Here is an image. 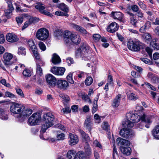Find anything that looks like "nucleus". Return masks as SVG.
Here are the masks:
<instances>
[{"mask_svg":"<svg viewBox=\"0 0 159 159\" xmlns=\"http://www.w3.org/2000/svg\"><path fill=\"white\" fill-rule=\"evenodd\" d=\"M123 128L120 130V134L122 137L126 138L128 136L127 134L128 132V129H126V128Z\"/></svg>","mask_w":159,"mask_h":159,"instance_id":"31","label":"nucleus"},{"mask_svg":"<svg viewBox=\"0 0 159 159\" xmlns=\"http://www.w3.org/2000/svg\"><path fill=\"white\" fill-rule=\"evenodd\" d=\"M127 134L128 136L126 138L129 139L134 136L135 133L132 129H128V132Z\"/></svg>","mask_w":159,"mask_h":159,"instance_id":"38","label":"nucleus"},{"mask_svg":"<svg viewBox=\"0 0 159 159\" xmlns=\"http://www.w3.org/2000/svg\"><path fill=\"white\" fill-rule=\"evenodd\" d=\"M3 62L7 66H9L14 62L13 55L10 53L5 52L3 55Z\"/></svg>","mask_w":159,"mask_h":159,"instance_id":"7","label":"nucleus"},{"mask_svg":"<svg viewBox=\"0 0 159 159\" xmlns=\"http://www.w3.org/2000/svg\"><path fill=\"white\" fill-rule=\"evenodd\" d=\"M118 24L115 22L111 23L107 28L108 31L111 33H114L119 28Z\"/></svg>","mask_w":159,"mask_h":159,"instance_id":"18","label":"nucleus"},{"mask_svg":"<svg viewBox=\"0 0 159 159\" xmlns=\"http://www.w3.org/2000/svg\"><path fill=\"white\" fill-rule=\"evenodd\" d=\"M112 77L110 73H109L108 76L107 78V83L110 84H113Z\"/></svg>","mask_w":159,"mask_h":159,"instance_id":"57","label":"nucleus"},{"mask_svg":"<svg viewBox=\"0 0 159 159\" xmlns=\"http://www.w3.org/2000/svg\"><path fill=\"white\" fill-rule=\"evenodd\" d=\"M6 39L8 42L11 43L16 42L19 40V38L16 35L11 33H8L7 34Z\"/></svg>","mask_w":159,"mask_h":159,"instance_id":"13","label":"nucleus"},{"mask_svg":"<svg viewBox=\"0 0 159 159\" xmlns=\"http://www.w3.org/2000/svg\"><path fill=\"white\" fill-rule=\"evenodd\" d=\"M76 74L78 77L79 78H84L85 73L84 72L82 71H77L76 72Z\"/></svg>","mask_w":159,"mask_h":159,"instance_id":"43","label":"nucleus"},{"mask_svg":"<svg viewBox=\"0 0 159 159\" xmlns=\"http://www.w3.org/2000/svg\"><path fill=\"white\" fill-rule=\"evenodd\" d=\"M16 20L18 24H21L23 21V18L21 17H17Z\"/></svg>","mask_w":159,"mask_h":159,"instance_id":"64","label":"nucleus"},{"mask_svg":"<svg viewBox=\"0 0 159 159\" xmlns=\"http://www.w3.org/2000/svg\"><path fill=\"white\" fill-rule=\"evenodd\" d=\"M72 33L70 31H66L64 34V39L65 41L68 43L70 42V40L72 36Z\"/></svg>","mask_w":159,"mask_h":159,"instance_id":"21","label":"nucleus"},{"mask_svg":"<svg viewBox=\"0 0 159 159\" xmlns=\"http://www.w3.org/2000/svg\"><path fill=\"white\" fill-rule=\"evenodd\" d=\"M58 7L60 9L66 12H67L68 9L67 6L63 3H62L58 6Z\"/></svg>","mask_w":159,"mask_h":159,"instance_id":"30","label":"nucleus"},{"mask_svg":"<svg viewBox=\"0 0 159 159\" xmlns=\"http://www.w3.org/2000/svg\"><path fill=\"white\" fill-rule=\"evenodd\" d=\"M80 133L82 135L83 140H84L85 142L89 141V137L83 131H80Z\"/></svg>","mask_w":159,"mask_h":159,"instance_id":"33","label":"nucleus"},{"mask_svg":"<svg viewBox=\"0 0 159 159\" xmlns=\"http://www.w3.org/2000/svg\"><path fill=\"white\" fill-rule=\"evenodd\" d=\"M36 36L39 40L44 41L48 38L49 32L48 30L45 28H41L37 31Z\"/></svg>","mask_w":159,"mask_h":159,"instance_id":"4","label":"nucleus"},{"mask_svg":"<svg viewBox=\"0 0 159 159\" xmlns=\"http://www.w3.org/2000/svg\"><path fill=\"white\" fill-rule=\"evenodd\" d=\"M69 135L70 140L69 143V144L70 145H74L76 144L79 141L77 136L72 134H70Z\"/></svg>","mask_w":159,"mask_h":159,"instance_id":"16","label":"nucleus"},{"mask_svg":"<svg viewBox=\"0 0 159 159\" xmlns=\"http://www.w3.org/2000/svg\"><path fill=\"white\" fill-rule=\"evenodd\" d=\"M67 81L70 84H73L74 81L72 78V74L71 73H69L66 77Z\"/></svg>","mask_w":159,"mask_h":159,"instance_id":"39","label":"nucleus"},{"mask_svg":"<svg viewBox=\"0 0 159 159\" xmlns=\"http://www.w3.org/2000/svg\"><path fill=\"white\" fill-rule=\"evenodd\" d=\"M128 97L129 99L131 100H136L137 98L135 95L133 93L129 94Z\"/></svg>","mask_w":159,"mask_h":159,"instance_id":"51","label":"nucleus"},{"mask_svg":"<svg viewBox=\"0 0 159 159\" xmlns=\"http://www.w3.org/2000/svg\"><path fill=\"white\" fill-rule=\"evenodd\" d=\"M144 84L146 85L148 88L152 90L155 91H157V89L153 86L151 85L150 83L147 82H145Z\"/></svg>","mask_w":159,"mask_h":159,"instance_id":"45","label":"nucleus"},{"mask_svg":"<svg viewBox=\"0 0 159 159\" xmlns=\"http://www.w3.org/2000/svg\"><path fill=\"white\" fill-rule=\"evenodd\" d=\"M70 111V109L69 107H66L63 108L61 110V112L64 113H68Z\"/></svg>","mask_w":159,"mask_h":159,"instance_id":"62","label":"nucleus"},{"mask_svg":"<svg viewBox=\"0 0 159 159\" xmlns=\"http://www.w3.org/2000/svg\"><path fill=\"white\" fill-rule=\"evenodd\" d=\"M79 96H81L82 98L85 101H87L90 103H91L90 99L89 98V97L86 93H82L79 95Z\"/></svg>","mask_w":159,"mask_h":159,"instance_id":"34","label":"nucleus"},{"mask_svg":"<svg viewBox=\"0 0 159 159\" xmlns=\"http://www.w3.org/2000/svg\"><path fill=\"white\" fill-rule=\"evenodd\" d=\"M7 3L8 5V9L11 10H13L14 8L13 6L11 0H7Z\"/></svg>","mask_w":159,"mask_h":159,"instance_id":"54","label":"nucleus"},{"mask_svg":"<svg viewBox=\"0 0 159 159\" xmlns=\"http://www.w3.org/2000/svg\"><path fill=\"white\" fill-rule=\"evenodd\" d=\"M0 83L4 86L9 87L10 86V85L9 83H6V80L5 79H2L0 81Z\"/></svg>","mask_w":159,"mask_h":159,"instance_id":"60","label":"nucleus"},{"mask_svg":"<svg viewBox=\"0 0 159 159\" xmlns=\"http://www.w3.org/2000/svg\"><path fill=\"white\" fill-rule=\"evenodd\" d=\"M79 48L83 55L87 54L89 52V46L85 44H83Z\"/></svg>","mask_w":159,"mask_h":159,"instance_id":"25","label":"nucleus"},{"mask_svg":"<svg viewBox=\"0 0 159 159\" xmlns=\"http://www.w3.org/2000/svg\"><path fill=\"white\" fill-rule=\"evenodd\" d=\"M31 51L33 52L34 57L36 59V60H38L40 59L39 55L37 52V48L34 49H33L31 50Z\"/></svg>","mask_w":159,"mask_h":159,"instance_id":"37","label":"nucleus"},{"mask_svg":"<svg viewBox=\"0 0 159 159\" xmlns=\"http://www.w3.org/2000/svg\"><path fill=\"white\" fill-rule=\"evenodd\" d=\"M142 38L145 42L148 43L150 42L152 40L151 36L149 33H146L143 34Z\"/></svg>","mask_w":159,"mask_h":159,"instance_id":"29","label":"nucleus"},{"mask_svg":"<svg viewBox=\"0 0 159 159\" xmlns=\"http://www.w3.org/2000/svg\"><path fill=\"white\" fill-rule=\"evenodd\" d=\"M36 62L37 66H38L41 67V66H44L45 64L44 62L42 61L41 59L38 60H36Z\"/></svg>","mask_w":159,"mask_h":159,"instance_id":"50","label":"nucleus"},{"mask_svg":"<svg viewBox=\"0 0 159 159\" xmlns=\"http://www.w3.org/2000/svg\"><path fill=\"white\" fill-rule=\"evenodd\" d=\"M153 137L156 139H159V125L155 126L152 131Z\"/></svg>","mask_w":159,"mask_h":159,"instance_id":"24","label":"nucleus"},{"mask_svg":"<svg viewBox=\"0 0 159 159\" xmlns=\"http://www.w3.org/2000/svg\"><path fill=\"white\" fill-rule=\"evenodd\" d=\"M32 113V111L30 109H28L23 110L21 111L20 114V117L19 120L22 121L24 120L28 116H30Z\"/></svg>","mask_w":159,"mask_h":159,"instance_id":"11","label":"nucleus"},{"mask_svg":"<svg viewBox=\"0 0 159 159\" xmlns=\"http://www.w3.org/2000/svg\"><path fill=\"white\" fill-rule=\"evenodd\" d=\"M121 98V94H119L116 96L113 101L112 105L113 107H116L119 106Z\"/></svg>","mask_w":159,"mask_h":159,"instance_id":"22","label":"nucleus"},{"mask_svg":"<svg viewBox=\"0 0 159 159\" xmlns=\"http://www.w3.org/2000/svg\"><path fill=\"white\" fill-rule=\"evenodd\" d=\"M65 68L54 66L51 69V72L53 74L57 75H62L65 72Z\"/></svg>","mask_w":159,"mask_h":159,"instance_id":"10","label":"nucleus"},{"mask_svg":"<svg viewBox=\"0 0 159 159\" xmlns=\"http://www.w3.org/2000/svg\"><path fill=\"white\" fill-rule=\"evenodd\" d=\"M23 74L25 77H30L31 75V72L29 69H25L23 71Z\"/></svg>","mask_w":159,"mask_h":159,"instance_id":"40","label":"nucleus"},{"mask_svg":"<svg viewBox=\"0 0 159 159\" xmlns=\"http://www.w3.org/2000/svg\"><path fill=\"white\" fill-rule=\"evenodd\" d=\"M56 83L58 87L60 89H66L69 86V84L65 80H58Z\"/></svg>","mask_w":159,"mask_h":159,"instance_id":"15","label":"nucleus"},{"mask_svg":"<svg viewBox=\"0 0 159 159\" xmlns=\"http://www.w3.org/2000/svg\"><path fill=\"white\" fill-rule=\"evenodd\" d=\"M131 8L133 11L137 12L139 11V8L137 5H132L131 7Z\"/></svg>","mask_w":159,"mask_h":159,"instance_id":"59","label":"nucleus"},{"mask_svg":"<svg viewBox=\"0 0 159 159\" xmlns=\"http://www.w3.org/2000/svg\"><path fill=\"white\" fill-rule=\"evenodd\" d=\"M151 45L153 47L154 50H159V41L156 39H153L150 43Z\"/></svg>","mask_w":159,"mask_h":159,"instance_id":"28","label":"nucleus"},{"mask_svg":"<svg viewBox=\"0 0 159 159\" xmlns=\"http://www.w3.org/2000/svg\"><path fill=\"white\" fill-rule=\"evenodd\" d=\"M39 46L40 48L43 51H44L46 49V47L44 43L42 42L39 43Z\"/></svg>","mask_w":159,"mask_h":159,"instance_id":"52","label":"nucleus"},{"mask_svg":"<svg viewBox=\"0 0 159 159\" xmlns=\"http://www.w3.org/2000/svg\"><path fill=\"white\" fill-rule=\"evenodd\" d=\"M27 42L31 51L37 48L34 44V41L32 39H30L27 40Z\"/></svg>","mask_w":159,"mask_h":159,"instance_id":"32","label":"nucleus"},{"mask_svg":"<svg viewBox=\"0 0 159 159\" xmlns=\"http://www.w3.org/2000/svg\"><path fill=\"white\" fill-rule=\"evenodd\" d=\"M5 95L6 97L10 98H13L15 97V96L14 94L8 91H7L5 93Z\"/></svg>","mask_w":159,"mask_h":159,"instance_id":"58","label":"nucleus"},{"mask_svg":"<svg viewBox=\"0 0 159 159\" xmlns=\"http://www.w3.org/2000/svg\"><path fill=\"white\" fill-rule=\"evenodd\" d=\"M93 145L97 148L102 149V145L97 140H95L93 143Z\"/></svg>","mask_w":159,"mask_h":159,"instance_id":"48","label":"nucleus"},{"mask_svg":"<svg viewBox=\"0 0 159 159\" xmlns=\"http://www.w3.org/2000/svg\"><path fill=\"white\" fill-rule=\"evenodd\" d=\"M93 79L92 77L89 76L85 80V84L86 85H90L93 83Z\"/></svg>","mask_w":159,"mask_h":159,"instance_id":"36","label":"nucleus"},{"mask_svg":"<svg viewBox=\"0 0 159 159\" xmlns=\"http://www.w3.org/2000/svg\"><path fill=\"white\" fill-rule=\"evenodd\" d=\"M51 60L52 62L54 65L59 64L61 61L59 57L55 53L52 55Z\"/></svg>","mask_w":159,"mask_h":159,"instance_id":"23","label":"nucleus"},{"mask_svg":"<svg viewBox=\"0 0 159 159\" xmlns=\"http://www.w3.org/2000/svg\"><path fill=\"white\" fill-rule=\"evenodd\" d=\"M13 10H11L9 9L6 10L5 11V16L7 18H10L11 16L12 15V11Z\"/></svg>","mask_w":159,"mask_h":159,"instance_id":"35","label":"nucleus"},{"mask_svg":"<svg viewBox=\"0 0 159 159\" xmlns=\"http://www.w3.org/2000/svg\"><path fill=\"white\" fill-rule=\"evenodd\" d=\"M91 153L90 150H87L85 152L82 151H79L76 153L75 159H84L87 158Z\"/></svg>","mask_w":159,"mask_h":159,"instance_id":"9","label":"nucleus"},{"mask_svg":"<svg viewBox=\"0 0 159 159\" xmlns=\"http://www.w3.org/2000/svg\"><path fill=\"white\" fill-rule=\"evenodd\" d=\"M92 125L93 123L91 117H87L84 122V127L86 129L90 131Z\"/></svg>","mask_w":159,"mask_h":159,"instance_id":"17","label":"nucleus"},{"mask_svg":"<svg viewBox=\"0 0 159 159\" xmlns=\"http://www.w3.org/2000/svg\"><path fill=\"white\" fill-rule=\"evenodd\" d=\"M54 116L52 113L48 112L45 113L43 115L45 123L42 126L41 132L44 133L47 129L52 126L54 125Z\"/></svg>","mask_w":159,"mask_h":159,"instance_id":"2","label":"nucleus"},{"mask_svg":"<svg viewBox=\"0 0 159 159\" xmlns=\"http://www.w3.org/2000/svg\"><path fill=\"white\" fill-rule=\"evenodd\" d=\"M116 142L117 144L120 146H124V147H128L129 146L130 144L129 141L121 138H117L116 139Z\"/></svg>","mask_w":159,"mask_h":159,"instance_id":"14","label":"nucleus"},{"mask_svg":"<svg viewBox=\"0 0 159 159\" xmlns=\"http://www.w3.org/2000/svg\"><path fill=\"white\" fill-rule=\"evenodd\" d=\"M101 36L98 34H94L93 35V39L95 42H98L101 38Z\"/></svg>","mask_w":159,"mask_h":159,"instance_id":"47","label":"nucleus"},{"mask_svg":"<svg viewBox=\"0 0 159 159\" xmlns=\"http://www.w3.org/2000/svg\"><path fill=\"white\" fill-rule=\"evenodd\" d=\"M112 17L115 19H117L121 21L123 17V14L120 12H112Z\"/></svg>","mask_w":159,"mask_h":159,"instance_id":"19","label":"nucleus"},{"mask_svg":"<svg viewBox=\"0 0 159 159\" xmlns=\"http://www.w3.org/2000/svg\"><path fill=\"white\" fill-rule=\"evenodd\" d=\"M0 118L2 120H7L8 117L5 112L3 110V112L0 115Z\"/></svg>","mask_w":159,"mask_h":159,"instance_id":"42","label":"nucleus"},{"mask_svg":"<svg viewBox=\"0 0 159 159\" xmlns=\"http://www.w3.org/2000/svg\"><path fill=\"white\" fill-rule=\"evenodd\" d=\"M71 26L74 29L77 31H79L82 27L75 24H72Z\"/></svg>","mask_w":159,"mask_h":159,"instance_id":"61","label":"nucleus"},{"mask_svg":"<svg viewBox=\"0 0 159 159\" xmlns=\"http://www.w3.org/2000/svg\"><path fill=\"white\" fill-rule=\"evenodd\" d=\"M47 83L50 86H54L57 83L56 78L51 74H48L45 76Z\"/></svg>","mask_w":159,"mask_h":159,"instance_id":"12","label":"nucleus"},{"mask_svg":"<svg viewBox=\"0 0 159 159\" xmlns=\"http://www.w3.org/2000/svg\"><path fill=\"white\" fill-rule=\"evenodd\" d=\"M82 60L84 61H88L90 59V56L88 55V54L84 55L82 56Z\"/></svg>","mask_w":159,"mask_h":159,"instance_id":"63","label":"nucleus"},{"mask_svg":"<svg viewBox=\"0 0 159 159\" xmlns=\"http://www.w3.org/2000/svg\"><path fill=\"white\" fill-rule=\"evenodd\" d=\"M34 5L35 8L41 13L50 16H52V15L50 12L45 10V6L42 3L39 2L36 3L35 5Z\"/></svg>","mask_w":159,"mask_h":159,"instance_id":"8","label":"nucleus"},{"mask_svg":"<svg viewBox=\"0 0 159 159\" xmlns=\"http://www.w3.org/2000/svg\"><path fill=\"white\" fill-rule=\"evenodd\" d=\"M81 40L79 35L73 34L70 39V42L71 41L74 43L78 44L80 43Z\"/></svg>","mask_w":159,"mask_h":159,"instance_id":"20","label":"nucleus"},{"mask_svg":"<svg viewBox=\"0 0 159 159\" xmlns=\"http://www.w3.org/2000/svg\"><path fill=\"white\" fill-rule=\"evenodd\" d=\"M24 107L21 104L15 102H13L11 105L10 110L12 114L13 115H18L17 118L19 119L20 114L23 109Z\"/></svg>","mask_w":159,"mask_h":159,"instance_id":"3","label":"nucleus"},{"mask_svg":"<svg viewBox=\"0 0 159 159\" xmlns=\"http://www.w3.org/2000/svg\"><path fill=\"white\" fill-rule=\"evenodd\" d=\"M141 43L138 40H132L130 39L127 43L128 48L131 51H138L140 50V46Z\"/></svg>","mask_w":159,"mask_h":159,"instance_id":"5","label":"nucleus"},{"mask_svg":"<svg viewBox=\"0 0 159 159\" xmlns=\"http://www.w3.org/2000/svg\"><path fill=\"white\" fill-rule=\"evenodd\" d=\"M16 90L17 94L19 95L21 97L23 98L24 97V94L21 89L19 88L16 89Z\"/></svg>","mask_w":159,"mask_h":159,"instance_id":"46","label":"nucleus"},{"mask_svg":"<svg viewBox=\"0 0 159 159\" xmlns=\"http://www.w3.org/2000/svg\"><path fill=\"white\" fill-rule=\"evenodd\" d=\"M36 73L40 76H41L43 75V70L41 67L37 66Z\"/></svg>","mask_w":159,"mask_h":159,"instance_id":"53","label":"nucleus"},{"mask_svg":"<svg viewBox=\"0 0 159 159\" xmlns=\"http://www.w3.org/2000/svg\"><path fill=\"white\" fill-rule=\"evenodd\" d=\"M131 150H119L124 155L126 156L129 155L131 152Z\"/></svg>","mask_w":159,"mask_h":159,"instance_id":"44","label":"nucleus"},{"mask_svg":"<svg viewBox=\"0 0 159 159\" xmlns=\"http://www.w3.org/2000/svg\"><path fill=\"white\" fill-rule=\"evenodd\" d=\"M76 152L75 150H70L67 153V157L69 159H75Z\"/></svg>","mask_w":159,"mask_h":159,"instance_id":"27","label":"nucleus"},{"mask_svg":"<svg viewBox=\"0 0 159 159\" xmlns=\"http://www.w3.org/2000/svg\"><path fill=\"white\" fill-rule=\"evenodd\" d=\"M83 56L80 48H79L75 52V57L76 58H78L80 57L82 58Z\"/></svg>","mask_w":159,"mask_h":159,"instance_id":"56","label":"nucleus"},{"mask_svg":"<svg viewBox=\"0 0 159 159\" xmlns=\"http://www.w3.org/2000/svg\"><path fill=\"white\" fill-rule=\"evenodd\" d=\"M126 117L127 120L123 123L124 127L125 128H132L134 126V123L138 122L140 120L142 122L139 127L141 129H143V127L142 126V125H144L147 128H149L152 122V116L146 115L144 114L140 116L137 113L128 112L126 114Z\"/></svg>","mask_w":159,"mask_h":159,"instance_id":"1","label":"nucleus"},{"mask_svg":"<svg viewBox=\"0 0 159 159\" xmlns=\"http://www.w3.org/2000/svg\"><path fill=\"white\" fill-rule=\"evenodd\" d=\"M65 135L63 133H61L57 135V140H63L65 139Z\"/></svg>","mask_w":159,"mask_h":159,"instance_id":"49","label":"nucleus"},{"mask_svg":"<svg viewBox=\"0 0 159 159\" xmlns=\"http://www.w3.org/2000/svg\"><path fill=\"white\" fill-rule=\"evenodd\" d=\"M18 54L19 55H25L26 52L25 48L22 47H20L19 48L18 50Z\"/></svg>","mask_w":159,"mask_h":159,"instance_id":"41","label":"nucleus"},{"mask_svg":"<svg viewBox=\"0 0 159 159\" xmlns=\"http://www.w3.org/2000/svg\"><path fill=\"white\" fill-rule=\"evenodd\" d=\"M102 128L104 130L107 131V134L108 135V138L110 139L111 138L110 130L109 129V125L108 123L106 122H103V124L102 125Z\"/></svg>","mask_w":159,"mask_h":159,"instance_id":"26","label":"nucleus"},{"mask_svg":"<svg viewBox=\"0 0 159 159\" xmlns=\"http://www.w3.org/2000/svg\"><path fill=\"white\" fill-rule=\"evenodd\" d=\"M130 23L134 26H135L137 20L135 17H131L130 18Z\"/></svg>","mask_w":159,"mask_h":159,"instance_id":"55","label":"nucleus"},{"mask_svg":"<svg viewBox=\"0 0 159 159\" xmlns=\"http://www.w3.org/2000/svg\"><path fill=\"white\" fill-rule=\"evenodd\" d=\"M41 120V116L39 113H34L28 119V121L31 125H35L39 123Z\"/></svg>","mask_w":159,"mask_h":159,"instance_id":"6","label":"nucleus"}]
</instances>
